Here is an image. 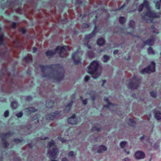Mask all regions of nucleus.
<instances>
[{
	"mask_svg": "<svg viewBox=\"0 0 161 161\" xmlns=\"http://www.w3.org/2000/svg\"><path fill=\"white\" fill-rule=\"evenodd\" d=\"M40 67L41 69V75L43 78H45L47 79H53L58 82L64 78V72H58L55 75L53 73H49L50 69L47 66L40 65Z\"/></svg>",
	"mask_w": 161,
	"mask_h": 161,
	"instance_id": "nucleus-1",
	"label": "nucleus"
},
{
	"mask_svg": "<svg viewBox=\"0 0 161 161\" xmlns=\"http://www.w3.org/2000/svg\"><path fill=\"white\" fill-rule=\"evenodd\" d=\"M99 63L97 61H93L88 67V72L92 75L94 79H96L99 77L102 73L101 69H98Z\"/></svg>",
	"mask_w": 161,
	"mask_h": 161,
	"instance_id": "nucleus-2",
	"label": "nucleus"
},
{
	"mask_svg": "<svg viewBox=\"0 0 161 161\" xmlns=\"http://www.w3.org/2000/svg\"><path fill=\"white\" fill-rule=\"evenodd\" d=\"M160 15L159 13H156L153 11H150L145 13L144 18L147 22H152L153 18L159 17Z\"/></svg>",
	"mask_w": 161,
	"mask_h": 161,
	"instance_id": "nucleus-3",
	"label": "nucleus"
},
{
	"mask_svg": "<svg viewBox=\"0 0 161 161\" xmlns=\"http://www.w3.org/2000/svg\"><path fill=\"white\" fill-rule=\"evenodd\" d=\"M69 50L68 46L58 47H57L56 51L59 53V56L62 58L66 57L67 54L66 52Z\"/></svg>",
	"mask_w": 161,
	"mask_h": 161,
	"instance_id": "nucleus-4",
	"label": "nucleus"
},
{
	"mask_svg": "<svg viewBox=\"0 0 161 161\" xmlns=\"http://www.w3.org/2000/svg\"><path fill=\"white\" fill-rule=\"evenodd\" d=\"M156 64L153 61L151 62V64L146 68L142 69L141 71L142 74L150 73L155 71Z\"/></svg>",
	"mask_w": 161,
	"mask_h": 161,
	"instance_id": "nucleus-5",
	"label": "nucleus"
},
{
	"mask_svg": "<svg viewBox=\"0 0 161 161\" xmlns=\"http://www.w3.org/2000/svg\"><path fill=\"white\" fill-rule=\"evenodd\" d=\"M140 81L137 76H134L129 84V87L132 89H136L140 83Z\"/></svg>",
	"mask_w": 161,
	"mask_h": 161,
	"instance_id": "nucleus-6",
	"label": "nucleus"
},
{
	"mask_svg": "<svg viewBox=\"0 0 161 161\" xmlns=\"http://www.w3.org/2000/svg\"><path fill=\"white\" fill-rule=\"evenodd\" d=\"M59 153V151L57 148L54 147L52 149L50 148L48 151V157L55 159L57 158Z\"/></svg>",
	"mask_w": 161,
	"mask_h": 161,
	"instance_id": "nucleus-7",
	"label": "nucleus"
},
{
	"mask_svg": "<svg viewBox=\"0 0 161 161\" xmlns=\"http://www.w3.org/2000/svg\"><path fill=\"white\" fill-rule=\"evenodd\" d=\"M11 135L10 132H8L7 133H2L0 134V136L2 138V141L3 142V146L4 148L7 147L9 145V143L7 142L5 140L7 137H9Z\"/></svg>",
	"mask_w": 161,
	"mask_h": 161,
	"instance_id": "nucleus-8",
	"label": "nucleus"
},
{
	"mask_svg": "<svg viewBox=\"0 0 161 161\" xmlns=\"http://www.w3.org/2000/svg\"><path fill=\"white\" fill-rule=\"evenodd\" d=\"M60 116V112L57 111L53 113L47 114L46 117L47 120H53L55 119L58 118Z\"/></svg>",
	"mask_w": 161,
	"mask_h": 161,
	"instance_id": "nucleus-9",
	"label": "nucleus"
},
{
	"mask_svg": "<svg viewBox=\"0 0 161 161\" xmlns=\"http://www.w3.org/2000/svg\"><path fill=\"white\" fill-rule=\"evenodd\" d=\"M136 159L139 160L144 158L145 157V153L142 151H137L135 154Z\"/></svg>",
	"mask_w": 161,
	"mask_h": 161,
	"instance_id": "nucleus-10",
	"label": "nucleus"
},
{
	"mask_svg": "<svg viewBox=\"0 0 161 161\" xmlns=\"http://www.w3.org/2000/svg\"><path fill=\"white\" fill-rule=\"evenodd\" d=\"M78 53H79L78 52H76L73 54L72 55V59L75 64H78L80 62V59L78 56Z\"/></svg>",
	"mask_w": 161,
	"mask_h": 161,
	"instance_id": "nucleus-11",
	"label": "nucleus"
},
{
	"mask_svg": "<svg viewBox=\"0 0 161 161\" xmlns=\"http://www.w3.org/2000/svg\"><path fill=\"white\" fill-rule=\"evenodd\" d=\"M67 120L69 124L72 125L76 124L78 122V120L75 114H73L72 117L69 118Z\"/></svg>",
	"mask_w": 161,
	"mask_h": 161,
	"instance_id": "nucleus-12",
	"label": "nucleus"
},
{
	"mask_svg": "<svg viewBox=\"0 0 161 161\" xmlns=\"http://www.w3.org/2000/svg\"><path fill=\"white\" fill-rule=\"evenodd\" d=\"M144 7H146L147 8L148 7V2L147 0H144L143 3L141 4L139 6L138 11L139 12H141Z\"/></svg>",
	"mask_w": 161,
	"mask_h": 161,
	"instance_id": "nucleus-13",
	"label": "nucleus"
},
{
	"mask_svg": "<svg viewBox=\"0 0 161 161\" xmlns=\"http://www.w3.org/2000/svg\"><path fill=\"white\" fill-rule=\"evenodd\" d=\"M25 112L27 114H30L36 111V109L33 107H30L25 109Z\"/></svg>",
	"mask_w": 161,
	"mask_h": 161,
	"instance_id": "nucleus-14",
	"label": "nucleus"
},
{
	"mask_svg": "<svg viewBox=\"0 0 161 161\" xmlns=\"http://www.w3.org/2000/svg\"><path fill=\"white\" fill-rule=\"evenodd\" d=\"M154 117L157 120L161 119V112L158 110H155Z\"/></svg>",
	"mask_w": 161,
	"mask_h": 161,
	"instance_id": "nucleus-15",
	"label": "nucleus"
},
{
	"mask_svg": "<svg viewBox=\"0 0 161 161\" xmlns=\"http://www.w3.org/2000/svg\"><path fill=\"white\" fill-rule=\"evenodd\" d=\"M104 100L105 101L107 102V103L108 104L107 105H104V107H108L109 109H111V107H113L114 106V104L112 103L109 102L108 97H107L105 98L104 99Z\"/></svg>",
	"mask_w": 161,
	"mask_h": 161,
	"instance_id": "nucleus-16",
	"label": "nucleus"
},
{
	"mask_svg": "<svg viewBox=\"0 0 161 161\" xmlns=\"http://www.w3.org/2000/svg\"><path fill=\"white\" fill-rule=\"evenodd\" d=\"M107 150V148L106 147L101 145L99 147V148L97 150V152L99 153H102L104 151H106Z\"/></svg>",
	"mask_w": 161,
	"mask_h": 161,
	"instance_id": "nucleus-17",
	"label": "nucleus"
},
{
	"mask_svg": "<svg viewBox=\"0 0 161 161\" xmlns=\"http://www.w3.org/2000/svg\"><path fill=\"white\" fill-rule=\"evenodd\" d=\"M54 102L53 101L48 100L46 102V106L47 108H50L53 106Z\"/></svg>",
	"mask_w": 161,
	"mask_h": 161,
	"instance_id": "nucleus-18",
	"label": "nucleus"
},
{
	"mask_svg": "<svg viewBox=\"0 0 161 161\" xmlns=\"http://www.w3.org/2000/svg\"><path fill=\"white\" fill-rule=\"evenodd\" d=\"M23 60L26 62L30 63L32 62V58L31 55H29L25 57Z\"/></svg>",
	"mask_w": 161,
	"mask_h": 161,
	"instance_id": "nucleus-19",
	"label": "nucleus"
},
{
	"mask_svg": "<svg viewBox=\"0 0 161 161\" xmlns=\"http://www.w3.org/2000/svg\"><path fill=\"white\" fill-rule=\"evenodd\" d=\"M73 104V102H70L68 105H67L64 108V110L66 112H68L70 109L71 106Z\"/></svg>",
	"mask_w": 161,
	"mask_h": 161,
	"instance_id": "nucleus-20",
	"label": "nucleus"
},
{
	"mask_svg": "<svg viewBox=\"0 0 161 161\" xmlns=\"http://www.w3.org/2000/svg\"><path fill=\"white\" fill-rule=\"evenodd\" d=\"M110 57L109 56L104 55L102 58V60L104 63H106L107 62L110 60Z\"/></svg>",
	"mask_w": 161,
	"mask_h": 161,
	"instance_id": "nucleus-21",
	"label": "nucleus"
},
{
	"mask_svg": "<svg viewBox=\"0 0 161 161\" xmlns=\"http://www.w3.org/2000/svg\"><path fill=\"white\" fill-rule=\"evenodd\" d=\"M56 52H57L56 50V51H49L46 52V54L48 57H51L55 54Z\"/></svg>",
	"mask_w": 161,
	"mask_h": 161,
	"instance_id": "nucleus-22",
	"label": "nucleus"
},
{
	"mask_svg": "<svg viewBox=\"0 0 161 161\" xmlns=\"http://www.w3.org/2000/svg\"><path fill=\"white\" fill-rule=\"evenodd\" d=\"M154 41L152 39H148L147 41L144 42L143 43L149 45H152L154 43Z\"/></svg>",
	"mask_w": 161,
	"mask_h": 161,
	"instance_id": "nucleus-23",
	"label": "nucleus"
},
{
	"mask_svg": "<svg viewBox=\"0 0 161 161\" xmlns=\"http://www.w3.org/2000/svg\"><path fill=\"white\" fill-rule=\"evenodd\" d=\"M105 43V41L103 38L99 39L97 41V43L99 46H103Z\"/></svg>",
	"mask_w": 161,
	"mask_h": 161,
	"instance_id": "nucleus-24",
	"label": "nucleus"
},
{
	"mask_svg": "<svg viewBox=\"0 0 161 161\" xmlns=\"http://www.w3.org/2000/svg\"><path fill=\"white\" fill-rule=\"evenodd\" d=\"M95 34V30L90 34L86 36V39L87 40L91 38Z\"/></svg>",
	"mask_w": 161,
	"mask_h": 161,
	"instance_id": "nucleus-25",
	"label": "nucleus"
},
{
	"mask_svg": "<svg viewBox=\"0 0 161 161\" xmlns=\"http://www.w3.org/2000/svg\"><path fill=\"white\" fill-rule=\"evenodd\" d=\"M76 155V153H75L74 152L72 151H70L68 154V157L70 158H74L75 156Z\"/></svg>",
	"mask_w": 161,
	"mask_h": 161,
	"instance_id": "nucleus-26",
	"label": "nucleus"
},
{
	"mask_svg": "<svg viewBox=\"0 0 161 161\" xmlns=\"http://www.w3.org/2000/svg\"><path fill=\"white\" fill-rule=\"evenodd\" d=\"M11 106L13 109H16L18 107V103L15 101L12 102L11 104Z\"/></svg>",
	"mask_w": 161,
	"mask_h": 161,
	"instance_id": "nucleus-27",
	"label": "nucleus"
},
{
	"mask_svg": "<svg viewBox=\"0 0 161 161\" xmlns=\"http://www.w3.org/2000/svg\"><path fill=\"white\" fill-rule=\"evenodd\" d=\"M127 142L126 141L121 142L119 144L121 148L125 147L126 145Z\"/></svg>",
	"mask_w": 161,
	"mask_h": 161,
	"instance_id": "nucleus-28",
	"label": "nucleus"
},
{
	"mask_svg": "<svg viewBox=\"0 0 161 161\" xmlns=\"http://www.w3.org/2000/svg\"><path fill=\"white\" fill-rule=\"evenodd\" d=\"M161 3V0H159V1H156L155 2V6L157 9H160V6Z\"/></svg>",
	"mask_w": 161,
	"mask_h": 161,
	"instance_id": "nucleus-29",
	"label": "nucleus"
},
{
	"mask_svg": "<svg viewBox=\"0 0 161 161\" xmlns=\"http://www.w3.org/2000/svg\"><path fill=\"white\" fill-rule=\"evenodd\" d=\"M148 52L149 54H154L155 53L154 50H153L152 48L151 47L148 48Z\"/></svg>",
	"mask_w": 161,
	"mask_h": 161,
	"instance_id": "nucleus-30",
	"label": "nucleus"
},
{
	"mask_svg": "<svg viewBox=\"0 0 161 161\" xmlns=\"http://www.w3.org/2000/svg\"><path fill=\"white\" fill-rule=\"evenodd\" d=\"M150 95L152 97L155 98L157 96V92L155 91H152L150 92Z\"/></svg>",
	"mask_w": 161,
	"mask_h": 161,
	"instance_id": "nucleus-31",
	"label": "nucleus"
},
{
	"mask_svg": "<svg viewBox=\"0 0 161 161\" xmlns=\"http://www.w3.org/2000/svg\"><path fill=\"white\" fill-rule=\"evenodd\" d=\"M129 120V122H128V124L129 125L132 126H134L135 125V122L133 119H130Z\"/></svg>",
	"mask_w": 161,
	"mask_h": 161,
	"instance_id": "nucleus-32",
	"label": "nucleus"
},
{
	"mask_svg": "<svg viewBox=\"0 0 161 161\" xmlns=\"http://www.w3.org/2000/svg\"><path fill=\"white\" fill-rule=\"evenodd\" d=\"M119 22L121 24H123L125 22V17H121L119 18Z\"/></svg>",
	"mask_w": 161,
	"mask_h": 161,
	"instance_id": "nucleus-33",
	"label": "nucleus"
},
{
	"mask_svg": "<svg viewBox=\"0 0 161 161\" xmlns=\"http://www.w3.org/2000/svg\"><path fill=\"white\" fill-rule=\"evenodd\" d=\"M59 140H60L61 142H65L67 143H68L69 140H65L64 138H62L61 137H59L58 138Z\"/></svg>",
	"mask_w": 161,
	"mask_h": 161,
	"instance_id": "nucleus-34",
	"label": "nucleus"
},
{
	"mask_svg": "<svg viewBox=\"0 0 161 161\" xmlns=\"http://www.w3.org/2000/svg\"><path fill=\"white\" fill-rule=\"evenodd\" d=\"M129 25L130 27L134 28L135 26V22L133 20H130V22Z\"/></svg>",
	"mask_w": 161,
	"mask_h": 161,
	"instance_id": "nucleus-35",
	"label": "nucleus"
},
{
	"mask_svg": "<svg viewBox=\"0 0 161 161\" xmlns=\"http://www.w3.org/2000/svg\"><path fill=\"white\" fill-rule=\"evenodd\" d=\"M14 142L16 143H20L23 142V140H20L19 139H15L14 140Z\"/></svg>",
	"mask_w": 161,
	"mask_h": 161,
	"instance_id": "nucleus-36",
	"label": "nucleus"
},
{
	"mask_svg": "<svg viewBox=\"0 0 161 161\" xmlns=\"http://www.w3.org/2000/svg\"><path fill=\"white\" fill-rule=\"evenodd\" d=\"M80 98L82 99V101L84 105L87 104V101H88V98H86V99H85L84 100H83L82 99V97H80Z\"/></svg>",
	"mask_w": 161,
	"mask_h": 161,
	"instance_id": "nucleus-37",
	"label": "nucleus"
},
{
	"mask_svg": "<svg viewBox=\"0 0 161 161\" xmlns=\"http://www.w3.org/2000/svg\"><path fill=\"white\" fill-rule=\"evenodd\" d=\"M151 28L153 29L152 31L153 33H156L157 34H158V30L155 28L153 26L151 27Z\"/></svg>",
	"mask_w": 161,
	"mask_h": 161,
	"instance_id": "nucleus-38",
	"label": "nucleus"
},
{
	"mask_svg": "<svg viewBox=\"0 0 161 161\" xmlns=\"http://www.w3.org/2000/svg\"><path fill=\"white\" fill-rule=\"evenodd\" d=\"M23 115V113L22 112H19L16 114V115L18 117H21Z\"/></svg>",
	"mask_w": 161,
	"mask_h": 161,
	"instance_id": "nucleus-39",
	"label": "nucleus"
},
{
	"mask_svg": "<svg viewBox=\"0 0 161 161\" xmlns=\"http://www.w3.org/2000/svg\"><path fill=\"white\" fill-rule=\"evenodd\" d=\"M92 130H97V131L98 132L99 131L100 129L99 128H97L96 126H94L92 127Z\"/></svg>",
	"mask_w": 161,
	"mask_h": 161,
	"instance_id": "nucleus-40",
	"label": "nucleus"
},
{
	"mask_svg": "<svg viewBox=\"0 0 161 161\" xmlns=\"http://www.w3.org/2000/svg\"><path fill=\"white\" fill-rule=\"evenodd\" d=\"M48 145V146L50 147L53 146V145H54V142L53 141H51L49 142Z\"/></svg>",
	"mask_w": 161,
	"mask_h": 161,
	"instance_id": "nucleus-41",
	"label": "nucleus"
},
{
	"mask_svg": "<svg viewBox=\"0 0 161 161\" xmlns=\"http://www.w3.org/2000/svg\"><path fill=\"white\" fill-rule=\"evenodd\" d=\"M9 112L8 111H6L4 113V116L5 117H7L8 116Z\"/></svg>",
	"mask_w": 161,
	"mask_h": 161,
	"instance_id": "nucleus-42",
	"label": "nucleus"
},
{
	"mask_svg": "<svg viewBox=\"0 0 161 161\" xmlns=\"http://www.w3.org/2000/svg\"><path fill=\"white\" fill-rule=\"evenodd\" d=\"M16 23L14 22H13L12 23V25H11V27L12 28H14L16 27Z\"/></svg>",
	"mask_w": 161,
	"mask_h": 161,
	"instance_id": "nucleus-43",
	"label": "nucleus"
},
{
	"mask_svg": "<svg viewBox=\"0 0 161 161\" xmlns=\"http://www.w3.org/2000/svg\"><path fill=\"white\" fill-rule=\"evenodd\" d=\"M3 34H0V42L3 41Z\"/></svg>",
	"mask_w": 161,
	"mask_h": 161,
	"instance_id": "nucleus-44",
	"label": "nucleus"
},
{
	"mask_svg": "<svg viewBox=\"0 0 161 161\" xmlns=\"http://www.w3.org/2000/svg\"><path fill=\"white\" fill-rule=\"evenodd\" d=\"M85 81L86 82L88 81L89 79V77L88 76L86 75L85 77Z\"/></svg>",
	"mask_w": 161,
	"mask_h": 161,
	"instance_id": "nucleus-45",
	"label": "nucleus"
},
{
	"mask_svg": "<svg viewBox=\"0 0 161 161\" xmlns=\"http://www.w3.org/2000/svg\"><path fill=\"white\" fill-rule=\"evenodd\" d=\"M61 161H69L66 157H64L62 159Z\"/></svg>",
	"mask_w": 161,
	"mask_h": 161,
	"instance_id": "nucleus-46",
	"label": "nucleus"
},
{
	"mask_svg": "<svg viewBox=\"0 0 161 161\" xmlns=\"http://www.w3.org/2000/svg\"><path fill=\"white\" fill-rule=\"evenodd\" d=\"M122 161H130V159L128 158H124L122 159Z\"/></svg>",
	"mask_w": 161,
	"mask_h": 161,
	"instance_id": "nucleus-47",
	"label": "nucleus"
},
{
	"mask_svg": "<svg viewBox=\"0 0 161 161\" xmlns=\"http://www.w3.org/2000/svg\"><path fill=\"white\" fill-rule=\"evenodd\" d=\"M37 50V48L35 47H34L33 48V53H36Z\"/></svg>",
	"mask_w": 161,
	"mask_h": 161,
	"instance_id": "nucleus-48",
	"label": "nucleus"
},
{
	"mask_svg": "<svg viewBox=\"0 0 161 161\" xmlns=\"http://www.w3.org/2000/svg\"><path fill=\"white\" fill-rule=\"evenodd\" d=\"M39 116V115H36L33 117V118H32V119L33 120H35Z\"/></svg>",
	"mask_w": 161,
	"mask_h": 161,
	"instance_id": "nucleus-49",
	"label": "nucleus"
},
{
	"mask_svg": "<svg viewBox=\"0 0 161 161\" xmlns=\"http://www.w3.org/2000/svg\"><path fill=\"white\" fill-rule=\"evenodd\" d=\"M31 99V97L30 96L27 97L26 98V100L28 101H29Z\"/></svg>",
	"mask_w": 161,
	"mask_h": 161,
	"instance_id": "nucleus-50",
	"label": "nucleus"
},
{
	"mask_svg": "<svg viewBox=\"0 0 161 161\" xmlns=\"http://www.w3.org/2000/svg\"><path fill=\"white\" fill-rule=\"evenodd\" d=\"M118 53V50H115L113 52V53L114 54H116Z\"/></svg>",
	"mask_w": 161,
	"mask_h": 161,
	"instance_id": "nucleus-51",
	"label": "nucleus"
},
{
	"mask_svg": "<svg viewBox=\"0 0 161 161\" xmlns=\"http://www.w3.org/2000/svg\"><path fill=\"white\" fill-rule=\"evenodd\" d=\"M124 151L126 153L127 155H129L130 153V152L129 151H126L125 149H124Z\"/></svg>",
	"mask_w": 161,
	"mask_h": 161,
	"instance_id": "nucleus-52",
	"label": "nucleus"
},
{
	"mask_svg": "<svg viewBox=\"0 0 161 161\" xmlns=\"http://www.w3.org/2000/svg\"><path fill=\"white\" fill-rule=\"evenodd\" d=\"M83 26L85 28H87L89 26H88V25H87V24H83Z\"/></svg>",
	"mask_w": 161,
	"mask_h": 161,
	"instance_id": "nucleus-53",
	"label": "nucleus"
},
{
	"mask_svg": "<svg viewBox=\"0 0 161 161\" xmlns=\"http://www.w3.org/2000/svg\"><path fill=\"white\" fill-rule=\"evenodd\" d=\"M91 99H92L93 100H94L95 99V97L94 96H91Z\"/></svg>",
	"mask_w": 161,
	"mask_h": 161,
	"instance_id": "nucleus-54",
	"label": "nucleus"
},
{
	"mask_svg": "<svg viewBox=\"0 0 161 161\" xmlns=\"http://www.w3.org/2000/svg\"><path fill=\"white\" fill-rule=\"evenodd\" d=\"M22 32L24 34L26 32V31L25 30H22Z\"/></svg>",
	"mask_w": 161,
	"mask_h": 161,
	"instance_id": "nucleus-55",
	"label": "nucleus"
},
{
	"mask_svg": "<svg viewBox=\"0 0 161 161\" xmlns=\"http://www.w3.org/2000/svg\"><path fill=\"white\" fill-rule=\"evenodd\" d=\"M144 138V136H142L140 137V139L141 140H142Z\"/></svg>",
	"mask_w": 161,
	"mask_h": 161,
	"instance_id": "nucleus-56",
	"label": "nucleus"
},
{
	"mask_svg": "<svg viewBox=\"0 0 161 161\" xmlns=\"http://www.w3.org/2000/svg\"><path fill=\"white\" fill-rule=\"evenodd\" d=\"M30 159H31V158H32L31 157H30V158H28L27 161H31V160H30Z\"/></svg>",
	"mask_w": 161,
	"mask_h": 161,
	"instance_id": "nucleus-57",
	"label": "nucleus"
},
{
	"mask_svg": "<svg viewBox=\"0 0 161 161\" xmlns=\"http://www.w3.org/2000/svg\"><path fill=\"white\" fill-rule=\"evenodd\" d=\"M125 5V4H124L120 8H122Z\"/></svg>",
	"mask_w": 161,
	"mask_h": 161,
	"instance_id": "nucleus-58",
	"label": "nucleus"
},
{
	"mask_svg": "<svg viewBox=\"0 0 161 161\" xmlns=\"http://www.w3.org/2000/svg\"><path fill=\"white\" fill-rule=\"evenodd\" d=\"M102 81H103V83H105L106 82V81L105 80H103Z\"/></svg>",
	"mask_w": 161,
	"mask_h": 161,
	"instance_id": "nucleus-59",
	"label": "nucleus"
},
{
	"mask_svg": "<svg viewBox=\"0 0 161 161\" xmlns=\"http://www.w3.org/2000/svg\"><path fill=\"white\" fill-rule=\"evenodd\" d=\"M87 47L89 49H91V46L90 45H88Z\"/></svg>",
	"mask_w": 161,
	"mask_h": 161,
	"instance_id": "nucleus-60",
	"label": "nucleus"
},
{
	"mask_svg": "<svg viewBox=\"0 0 161 161\" xmlns=\"http://www.w3.org/2000/svg\"><path fill=\"white\" fill-rule=\"evenodd\" d=\"M47 137H45L44 138V139L41 138V139H42V140H46V139H47Z\"/></svg>",
	"mask_w": 161,
	"mask_h": 161,
	"instance_id": "nucleus-61",
	"label": "nucleus"
},
{
	"mask_svg": "<svg viewBox=\"0 0 161 161\" xmlns=\"http://www.w3.org/2000/svg\"><path fill=\"white\" fill-rule=\"evenodd\" d=\"M51 161H58L57 160H51Z\"/></svg>",
	"mask_w": 161,
	"mask_h": 161,
	"instance_id": "nucleus-62",
	"label": "nucleus"
},
{
	"mask_svg": "<svg viewBox=\"0 0 161 161\" xmlns=\"http://www.w3.org/2000/svg\"><path fill=\"white\" fill-rule=\"evenodd\" d=\"M64 54H64V53H62V55L63 56L64 55Z\"/></svg>",
	"mask_w": 161,
	"mask_h": 161,
	"instance_id": "nucleus-63",
	"label": "nucleus"
},
{
	"mask_svg": "<svg viewBox=\"0 0 161 161\" xmlns=\"http://www.w3.org/2000/svg\"><path fill=\"white\" fill-rule=\"evenodd\" d=\"M149 116L150 117L151 116V115L150 114L149 115Z\"/></svg>",
	"mask_w": 161,
	"mask_h": 161,
	"instance_id": "nucleus-64",
	"label": "nucleus"
}]
</instances>
